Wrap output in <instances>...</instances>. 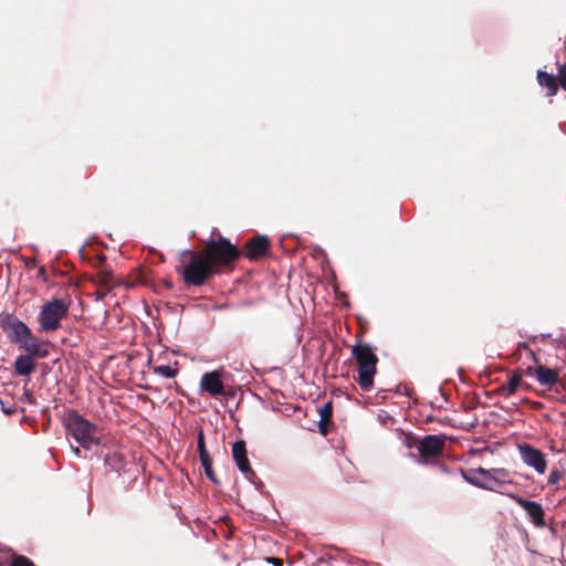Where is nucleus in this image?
Masks as SVG:
<instances>
[{
	"instance_id": "obj_1",
	"label": "nucleus",
	"mask_w": 566,
	"mask_h": 566,
	"mask_svg": "<svg viewBox=\"0 0 566 566\" xmlns=\"http://www.w3.org/2000/svg\"><path fill=\"white\" fill-rule=\"evenodd\" d=\"M178 262L175 271L187 286H202L218 274L200 251L184 250Z\"/></svg>"
},
{
	"instance_id": "obj_2",
	"label": "nucleus",
	"mask_w": 566,
	"mask_h": 566,
	"mask_svg": "<svg viewBox=\"0 0 566 566\" xmlns=\"http://www.w3.org/2000/svg\"><path fill=\"white\" fill-rule=\"evenodd\" d=\"M352 356L357 364L358 375L355 379L363 390L369 391L374 386L379 360L375 348L370 344L357 342L352 346Z\"/></svg>"
},
{
	"instance_id": "obj_3",
	"label": "nucleus",
	"mask_w": 566,
	"mask_h": 566,
	"mask_svg": "<svg viewBox=\"0 0 566 566\" xmlns=\"http://www.w3.org/2000/svg\"><path fill=\"white\" fill-rule=\"evenodd\" d=\"M200 252L212 264L218 274L221 268L232 265L242 254L229 239L222 235H219L218 239H211Z\"/></svg>"
},
{
	"instance_id": "obj_4",
	"label": "nucleus",
	"mask_w": 566,
	"mask_h": 566,
	"mask_svg": "<svg viewBox=\"0 0 566 566\" xmlns=\"http://www.w3.org/2000/svg\"><path fill=\"white\" fill-rule=\"evenodd\" d=\"M63 424L66 432L72 436L82 448L88 450L99 443L97 426L85 419L76 410L72 409L65 415Z\"/></svg>"
},
{
	"instance_id": "obj_5",
	"label": "nucleus",
	"mask_w": 566,
	"mask_h": 566,
	"mask_svg": "<svg viewBox=\"0 0 566 566\" xmlns=\"http://www.w3.org/2000/svg\"><path fill=\"white\" fill-rule=\"evenodd\" d=\"M70 301L53 298L44 303L38 315L40 329L45 333L55 332L61 327V322L69 315Z\"/></svg>"
},
{
	"instance_id": "obj_6",
	"label": "nucleus",
	"mask_w": 566,
	"mask_h": 566,
	"mask_svg": "<svg viewBox=\"0 0 566 566\" xmlns=\"http://www.w3.org/2000/svg\"><path fill=\"white\" fill-rule=\"evenodd\" d=\"M446 449V437L442 434H428L417 443L419 455L424 462L443 454Z\"/></svg>"
},
{
	"instance_id": "obj_7",
	"label": "nucleus",
	"mask_w": 566,
	"mask_h": 566,
	"mask_svg": "<svg viewBox=\"0 0 566 566\" xmlns=\"http://www.w3.org/2000/svg\"><path fill=\"white\" fill-rule=\"evenodd\" d=\"M522 461L533 468L537 473L543 474L547 468L546 455L528 443L517 446Z\"/></svg>"
},
{
	"instance_id": "obj_8",
	"label": "nucleus",
	"mask_w": 566,
	"mask_h": 566,
	"mask_svg": "<svg viewBox=\"0 0 566 566\" xmlns=\"http://www.w3.org/2000/svg\"><path fill=\"white\" fill-rule=\"evenodd\" d=\"M17 345L27 354L38 356L39 358H46L50 354L48 348L49 342L39 339L31 329L28 331Z\"/></svg>"
},
{
	"instance_id": "obj_9",
	"label": "nucleus",
	"mask_w": 566,
	"mask_h": 566,
	"mask_svg": "<svg viewBox=\"0 0 566 566\" xmlns=\"http://www.w3.org/2000/svg\"><path fill=\"white\" fill-rule=\"evenodd\" d=\"M270 240L266 235H254L243 247V253L250 261L260 260L269 253Z\"/></svg>"
},
{
	"instance_id": "obj_10",
	"label": "nucleus",
	"mask_w": 566,
	"mask_h": 566,
	"mask_svg": "<svg viewBox=\"0 0 566 566\" xmlns=\"http://www.w3.org/2000/svg\"><path fill=\"white\" fill-rule=\"evenodd\" d=\"M232 458L238 469L244 474V476L249 481L254 482L256 474L251 468L250 461L247 455V446L243 440L235 441L232 444Z\"/></svg>"
},
{
	"instance_id": "obj_11",
	"label": "nucleus",
	"mask_w": 566,
	"mask_h": 566,
	"mask_svg": "<svg viewBox=\"0 0 566 566\" xmlns=\"http://www.w3.org/2000/svg\"><path fill=\"white\" fill-rule=\"evenodd\" d=\"M1 327L7 333L8 338L14 344H18L30 329L25 323L11 314L4 316Z\"/></svg>"
},
{
	"instance_id": "obj_12",
	"label": "nucleus",
	"mask_w": 566,
	"mask_h": 566,
	"mask_svg": "<svg viewBox=\"0 0 566 566\" xmlns=\"http://www.w3.org/2000/svg\"><path fill=\"white\" fill-rule=\"evenodd\" d=\"M512 497L526 512L531 522L536 527L543 528L546 526L545 512H544L543 506L539 503L530 501V500H525L521 496L512 495Z\"/></svg>"
},
{
	"instance_id": "obj_13",
	"label": "nucleus",
	"mask_w": 566,
	"mask_h": 566,
	"mask_svg": "<svg viewBox=\"0 0 566 566\" xmlns=\"http://www.w3.org/2000/svg\"><path fill=\"white\" fill-rule=\"evenodd\" d=\"M200 389L212 397L224 395V385L221 379V371L212 370L205 373L200 378Z\"/></svg>"
},
{
	"instance_id": "obj_14",
	"label": "nucleus",
	"mask_w": 566,
	"mask_h": 566,
	"mask_svg": "<svg viewBox=\"0 0 566 566\" xmlns=\"http://www.w3.org/2000/svg\"><path fill=\"white\" fill-rule=\"evenodd\" d=\"M526 373L534 375L542 386L552 387L559 380L558 370L548 368L544 365H538L536 368L528 367Z\"/></svg>"
},
{
	"instance_id": "obj_15",
	"label": "nucleus",
	"mask_w": 566,
	"mask_h": 566,
	"mask_svg": "<svg viewBox=\"0 0 566 566\" xmlns=\"http://www.w3.org/2000/svg\"><path fill=\"white\" fill-rule=\"evenodd\" d=\"M38 356L27 354L20 355L14 360V371L18 376H29L35 370L34 360L38 359Z\"/></svg>"
},
{
	"instance_id": "obj_16",
	"label": "nucleus",
	"mask_w": 566,
	"mask_h": 566,
	"mask_svg": "<svg viewBox=\"0 0 566 566\" xmlns=\"http://www.w3.org/2000/svg\"><path fill=\"white\" fill-rule=\"evenodd\" d=\"M104 464L109 468V470L120 473L128 471L127 465L129 462L125 460L122 453L114 451L104 455Z\"/></svg>"
},
{
	"instance_id": "obj_17",
	"label": "nucleus",
	"mask_w": 566,
	"mask_h": 566,
	"mask_svg": "<svg viewBox=\"0 0 566 566\" xmlns=\"http://www.w3.org/2000/svg\"><path fill=\"white\" fill-rule=\"evenodd\" d=\"M319 422L318 429L323 436H327L329 432V426L332 424L333 418V403L332 401L326 402L318 409Z\"/></svg>"
},
{
	"instance_id": "obj_18",
	"label": "nucleus",
	"mask_w": 566,
	"mask_h": 566,
	"mask_svg": "<svg viewBox=\"0 0 566 566\" xmlns=\"http://www.w3.org/2000/svg\"><path fill=\"white\" fill-rule=\"evenodd\" d=\"M522 385V371L516 370L507 380L506 384H503L499 387L497 391L500 395L510 397L514 395L518 387Z\"/></svg>"
},
{
	"instance_id": "obj_19",
	"label": "nucleus",
	"mask_w": 566,
	"mask_h": 566,
	"mask_svg": "<svg viewBox=\"0 0 566 566\" xmlns=\"http://www.w3.org/2000/svg\"><path fill=\"white\" fill-rule=\"evenodd\" d=\"M537 80L541 86L547 88L546 95L548 97H552L557 94L558 92V84L557 80L554 75L545 72V71H538L537 72Z\"/></svg>"
},
{
	"instance_id": "obj_20",
	"label": "nucleus",
	"mask_w": 566,
	"mask_h": 566,
	"mask_svg": "<svg viewBox=\"0 0 566 566\" xmlns=\"http://www.w3.org/2000/svg\"><path fill=\"white\" fill-rule=\"evenodd\" d=\"M113 280H114L113 272L107 269L99 270L96 273V275L91 279V281L96 286L111 287V289H114L116 286V284L113 282Z\"/></svg>"
},
{
	"instance_id": "obj_21",
	"label": "nucleus",
	"mask_w": 566,
	"mask_h": 566,
	"mask_svg": "<svg viewBox=\"0 0 566 566\" xmlns=\"http://www.w3.org/2000/svg\"><path fill=\"white\" fill-rule=\"evenodd\" d=\"M149 273L148 269H138L136 272L132 273L129 279L125 282L127 289H132L136 285H147L149 282Z\"/></svg>"
},
{
	"instance_id": "obj_22",
	"label": "nucleus",
	"mask_w": 566,
	"mask_h": 566,
	"mask_svg": "<svg viewBox=\"0 0 566 566\" xmlns=\"http://www.w3.org/2000/svg\"><path fill=\"white\" fill-rule=\"evenodd\" d=\"M178 363L175 361V367L168 366V365H159L154 366L153 371L159 376L166 377V378H174L178 374Z\"/></svg>"
},
{
	"instance_id": "obj_23",
	"label": "nucleus",
	"mask_w": 566,
	"mask_h": 566,
	"mask_svg": "<svg viewBox=\"0 0 566 566\" xmlns=\"http://www.w3.org/2000/svg\"><path fill=\"white\" fill-rule=\"evenodd\" d=\"M201 465L203 467L205 473L207 478L214 484H220L219 479L217 478L213 468H212V459L210 455L200 459Z\"/></svg>"
},
{
	"instance_id": "obj_24",
	"label": "nucleus",
	"mask_w": 566,
	"mask_h": 566,
	"mask_svg": "<svg viewBox=\"0 0 566 566\" xmlns=\"http://www.w3.org/2000/svg\"><path fill=\"white\" fill-rule=\"evenodd\" d=\"M461 474H462L463 479L469 483V479H476L478 481H483V476L489 475V472L486 469L476 468V469L461 470Z\"/></svg>"
},
{
	"instance_id": "obj_25",
	"label": "nucleus",
	"mask_w": 566,
	"mask_h": 566,
	"mask_svg": "<svg viewBox=\"0 0 566 566\" xmlns=\"http://www.w3.org/2000/svg\"><path fill=\"white\" fill-rule=\"evenodd\" d=\"M494 481L495 479L493 475H484L483 481H478L476 479H469L470 484L488 491H490L493 488Z\"/></svg>"
},
{
	"instance_id": "obj_26",
	"label": "nucleus",
	"mask_w": 566,
	"mask_h": 566,
	"mask_svg": "<svg viewBox=\"0 0 566 566\" xmlns=\"http://www.w3.org/2000/svg\"><path fill=\"white\" fill-rule=\"evenodd\" d=\"M488 472H489V475H493L495 480L511 482L510 481L511 473L505 468H493V469L488 470Z\"/></svg>"
},
{
	"instance_id": "obj_27",
	"label": "nucleus",
	"mask_w": 566,
	"mask_h": 566,
	"mask_svg": "<svg viewBox=\"0 0 566 566\" xmlns=\"http://www.w3.org/2000/svg\"><path fill=\"white\" fill-rule=\"evenodd\" d=\"M197 449H198V453H199V459H202V458H206V457L210 455L209 452L206 449L205 434H203L202 430H200L199 433H198Z\"/></svg>"
},
{
	"instance_id": "obj_28",
	"label": "nucleus",
	"mask_w": 566,
	"mask_h": 566,
	"mask_svg": "<svg viewBox=\"0 0 566 566\" xmlns=\"http://www.w3.org/2000/svg\"><path fill=\"white\" fill-rule=\"evenodd\" d=\"M10 566H35L33 562L25 556H17L12 559Z\"/></svg>"
},
{
	"instance_id": "obj_29",
	"label": "nucleus",
	"mask_w": 566,
	"mask_h": 566,
	"mask_svg": "<svg viewBox=\"0 0 566 566\" xmlns=\"http://www.w3.org/2000/svg\"><path fill=\"white\" fill-rule=\"evenodd\" d=\"M557 80L560 87L566 92V63L558 66Z\"/></svg>"
},
{
	"instance_id": "obj_30",
	"label": "nucleus",
	"mask_w": 566,
	"mask_h": 566,
	"mask_svg": "<svg viewBox=\"0 0 566 566\" xmlns=\"http://www.w3.org/2000/svg\"><path fill=\"white\" fill-rule=\"evenodd\" d=\"M562 478L563 472L557 469H553L548 475V484H556L562 480Z\"/></svg>"
},
{
	"instance_id": "obj_31",
	"label": "nucleus",
	"mask_w": 566,
	"mask_h": 566,
	"mask_svg": "<svg viewBox=\"0 0 566 566\" xmlns=\"http://www.w3.org/2000/svg\"><path fill=\"white\" fill-rule=\"evenodd\" d=\"M521 350H525L527 352V354L530 355V357L535 361L537 363L538 359L535 355V353L530 348L528 344L527 343H520L518 346H517V353H520Z\"/></svg>"
},
{
	"instance_id": "obj_32",
	"label": "nucleus",
	"mask_w": 566,
	"mask_h": 566,
	"mask_svg": "<svg viewBox=\"0 0 566 566\" xmlns=\"http://www.w3.org/2000/svg\"><path fill=\"white\" fill-rule=\"evenodd\" d=\"M113 289L111 287H102V286H97V290L95 292L96 294V298L97 300H102Z\"/></svg>"
},
{
	"instance_id": "obj_33",
	"label": "nucleus",
	"mask_w": 566,
	"mask_h": 566,
	"mask_svg": "<svg viewBox=\"0 0 566 566\" xmlns=\"http://www.w3.org/2000/svg\"><path fill=\"white\" fill-rule=\"evenodd\" d=\"M507 481L495 480L493 488L490 491L502 492V489L507 484Z\"/></svg>"
},
{
	"instance_id": "obj_34",
	"label": "nucleus",
	"mask_w": 566,
	"mask_h": 566,
	"mask_svg": "<svg viewBox=\"0 0 566 566\" xmlns=\"http://www.w3.org/2000/svg\"><path fill=\"white\" fill-rule=\"evenodd\" d=\"M24 395H25L27 400L30 403H34L35 402V399H34V396H33L32 391L25 390Z\"/></svg>"
},
{
	"instance_id": "obj_35",
	"label": "nucleus",
	"mask_w": 566,
	"mask_h": 566,
	"mask_svg": "<svg viewBox=\"0 0 566 566\" xmlns=\"http://www.w3.org/2000/svg\"><path fill=\"white\" fill-rule=\"evenodd\" d=\"M71 450L73 451V453L76 455V457H81V451L77 447H73L71 446Z\"/></svg>"
},
{
	"instance_id": "obj_36",
	"label": "nucleus",
	"mask_w": 566,
	"mask_h": 566,
	"mask_svg": "<svg viewBox=\"0 0 566 566\" xmlns=\"http://www.w3.org/2000/svg\"><path fill=\"white\" fill-rule=\"evenodd\" d=\"M39 275H40V276H43V277L45 276V269H44L43 266H42V268H40V270H39Z\"/></svg>"
},
{
	"instance_id": "obj_37",
	"label": "nucleus",
	"mask_w": 566,
	"mask_h": 566,
	"mask_svg": "<svg viewBox=\"0 0 566 566\" xmlns=\"http://www.w3.org/2000/svg\"><path fill=\"white\" fill-rule=\"evenodd\" d=\"M272 562H273L275 565H281V564H282L281 559H279V558H272Z\"/></svg>"
}]
</instances>
